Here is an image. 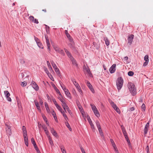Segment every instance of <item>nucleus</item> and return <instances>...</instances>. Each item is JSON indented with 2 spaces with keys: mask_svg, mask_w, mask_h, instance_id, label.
I'll list each match as a JSON object with an SVG mask.
<instances>
[{
  "mask_svg": "<svg viewBox=\"0 0 153 153\" xmlns=\"http://www.w3.org/2000/svg\"><path fill=\"white\" fill-rule=\"evenodd\" d=\"M128 88L129 90L133 95L136 94V88L135 87L134 85L132 83H128Z\"/></svg>",
  "mask_w": 153,
  "mask_h": 153,
  "instance_id": "obj_1",
  "label": "nucleus"
},
{
  "mask_svg": "<svg viewBox=\"0 0 153 153\" xmlns=\"http://www.w3.org/2000/svg\"><path fill=\"white\" fill-rule=\"evenodd\" d=\"M123 80L121 77L118 78L117 81L116 85L118 89L120 90L122 87Z\"/></svg>",
  "mask_w": 153,
  "mask_h": 153,
  "instance_id": "obj_2",
  "label": "nucleus"
},
{
  "mask_svg": "<svg viewBox=\"0 0 153 153\" xmlns=\"http://www.w3.org/2000/svg\"><path fill=\"white\" fill-rule=\"evenodd\" d=\"M83 71L85 74H88L89 76H92V74L91 73L90 69L87 66L86 67L85 65H84L83 67Z\"/></svg>",
  "mask_w": 153,
  "mask_h": 153,
  "instance_id": "obj_3",
  "label": "nucleus"
},
{
  "mask_svg": "<svg viewBox=\"0 0 153 153\" xmlns=\"http://www.w3.org/2000/svg\"><path fill=\"white\" fill-rule=\"evenodd\" d=\"M91 106L95 115L97 117H100V114L96 107L94 105L92 104H91Z\"/></svg>",
  "mask_w": 153,
  "mask_h": 153,
  "instance_id": "obj_4",
  "label": "nucleus"
},
{
  "mask_svg": "<svg viewBox=\"0 0 153 153\" xmlns=\"http://www.w3.org/2000/svg\"><path fill=\"white\" fill-rule=\"evenodd\" d=\"M53 48L56 51L64 56L65 55V53L63 50L59 48L56 45H53Z\"/></svg>",
  "mask_w": 153,
  "mask_h": 153,
  "instance_id": "obj_5",
  "label": "nucleus"
},
{
  "mask_svg": "<svg viewBox=\"0 0 153 153\" xmlns=\"http://www.w3.org/2000/svg\"><path fill=\"white\" fill-rule=\"evenodd\" d=\"M23 133L25 144L27 146H28V140L27 137V131H23Z\"/></svg>",
  "mask_w": 153,
  "mask_h": 153,
  "instance_id": "obj_6",
  "label": "nucleus"
},
{
  "mask_svg": "<svg viewBox=\"0 0 153 153\" xmlns=\"http://www.w3.org/2000/svg\"><path fill=\"white\" fill-rule=\"evenodd\" d=\"M122 130L123 131V133L124 136V137L127 141V142L128 143V144H130V140L128 137V136H127V134L126 133V130L124 128V127L123 126H121Z\"/></svg>",
  "mask_w": 153,
  "mask_h": 153,
  "instance_id": "obj_7",
  "label": "nucleus"
},
{
  "mask_svg": "<svg viewBox=\"0 0 153 153\" xmlns=\"http://www.w3.org/2000/svg\"><path fill=\"white\" fill-rule=\"evenodd\" d=\"M110 103L112 107L118 114H120V109L112 101L110 102Z\"/></svg>",
  "mask_w": 153,
  "mask_h": 153,
  "instance_id": "obj_8",
  "label": "nucleus"
},
{
  "mask_svg": "<svg viewBox=\"0 0 153 153\" xmlns=\"http://www.w3.org/2000/svg\"><path fill=\"white\" fill-rule=\"evenodd\" d=\"M134 37V35L132 34L130 35L128 39V44L130 45H131Z\"/></svg>",
  "mask_w": 153,
  "mask_h": 153,
  "instance_id": "obj_9",
  "label": "nucleus"
},
{
  "mask_svg": "<svg viewBox=\"0 0 153 153\" xmlns=\"http://www.w3.org/2000/svg\"><path fill=\"white\" fill-rule=\"evenodd\" d=\"M29 19L31 22H33L34 23L36 24H38L39 23L38 20L36 19H35L34 17L33 16H29Z\"/></svg>",
  "mask_w": 153,
  "mask_h": 153,
  "instance_id": "obj_10",
  "label": "nucleus"
},
{
  "mask_svg": "<svg viewBox=\"0 0 153 153\" xmlns=\"http://www.w3.org/2000/svg\"><path fill=\"white\" fill-rule=\"evenodd\" d=\"M144 60L145 62L143 63V66L144 67L146 66L149 62V56L146 55L144 57Z\"/></svg>",
  "mask_w": 153,
  "mask_h": 153,
  "instance_id": "obj_11",
  "label": "nucleus"
},
{
  "mask_svg": "<svg viewBox=\"0 0 153 153\" xmlns=\"http://www.w3.org/2000/svg\"><path fill=\"white\" fill-rule=\"evenodd\" d=\"M6 130L7 134L9 135H10L11 134V127L7 125H6Z\"/></svg>",
  "mask_w": 153,
  "mask_h": 153,
  "instance_id": "obj_12",
  "label": "nucleus"
},
{
  "mask_svg": "<svg viewBox=\"0 0 153 153\" xmlns=\"http://www.w3.org/2000/svg\"><path fill=\"white\" fill-rule=\"evenodd\" d=\"M4 93L7 100L9 101H11V98L9 97V96L10 95V93L9 92L7 91H4Z\"/></svg>",
  "mask_w": 153,
  "mask_h": 153,
  "instance_id": "obj_13",
  "label": "nucleus"
},
{
  "mask_svg": "<svg viewBox=\"0 0 153 153\" xmlns=\"http://www.w3.org/2000/svg\"><path fill=\"white\" fill-rule=\"evenodd\" d=\"M86 83L87 85L90 89L91 92L93 93H94V90L93 88L92 85L90 84V82L88 81H86Z\"/></svg>",
  "mask_w": 153,
  "mask_h": 153,
  "instance_id": "obj_14",
  "label": "nucleus"
},
{
  "mask_svg": "<svg viewBox=\"0 0 153 153\" xmlns=\"http://www.w3.org/2000/svg\"><path fill=\"white\" fill-rule=\"evenodd\" d=\"M116 65L115 64H114L109 68V71L111 73H114L116 70Z\"/></svg>",
  "mask_w": 153,
  "mask_h": 153,
  "instance_id": "obj_15",
  "label": "nucleus"
},
{
  "mask_svg": "<svg viewBox=\"0 0 153 153\" xmlns=\"http://www.w3.org/2000/svg\"><path fill=\"white\" fill-rule=\"evenodd\" d=\"M32 87L36 91L39 89V87L36 83L33 81H32L31 84Z\"/></svg>",
  "mask_w": 153,
  "mask_h": 153,
  "instance_id": "obj_16",
  "label": "nucleus"
},
{
  "mask_svg": "<svg viewBox=\"0 0 153 153\" xmlns=\"http://www.w3.org/2000/svg\"><path fill=\"white\" fill-rule=\"evenodd\" d=\"M149 122H148L146 125L143 130L144 134H147L149 128Z\"/></svg>",
  "mask_w": 153,
  "mask_h": 153,
  "instance_id": "obj_17",
  "label": "nucleus"
},
{
  "mask_svg": "<svg viewBox=\"0 0 153 153\" xmlns=\"http://www.w3.org/2000/svg\"><path fill=\"white\" fill-rule=\"evenodd\" d=\"M45 38L46 40V42L47 45V46L48 47V50H49V51H50V43L49 39H48V37L47 36H45Z\"/></svg>",
  "mask_w": 153,
  "mask_h": 153,
  "instance_id": "obj_18",
  "label": "nucleus"
},
{
  "mask_svg": "<svg viewBox=\"0 0 153 153\" xmlns=\"http://www.w3.org/2000/svg\"><path fill=\"white\" fill-rule=\"evenodd\" d=\"M51 131L52 134L56 137L58 138V137L56 131L53 128H51Z\"/></svg>",
  "mask_w": 153,
  "mask_h": 153,
  "instance_id": "obj_19",
  "label": "nucleus"
},
{
  "mask_svg": "<svg viewBox=\"0 0 153 153\" xmlns=\"http://www.w3.org/2000/svg\"><path fill=\"white\" fill-rule=\"evenodd\" d=\"M64 91L67 97L70 99H71V94L69 91L67 89H66Z\"/></svg>",
  "mask_w": 153,
  "mask_h": 153,
  "instance_id": "obj_20",
  "label": "nucleus"
},
{
  "mask_svg": "<svg viewBox=\"0 0 153 153\" xmlns=\"http://www.w3.org/2000/svg\"><path fill=\"white\" fill-rule=\"evenodd\" d=\"M34 103L37 108L38 109V110H39V111L41 112V109L38 102L36 100H34Z\"/></svg>",
  "mask_w": 153,
  "mask_h": 153,
  "instance_id": "obj_21",
  "label": "nucleus"
},
{
  "mask_svg": "<svg viewBox=\"0 0 153 153\" xmlns=\"http://www.w3.org/2000/svg\"><path fill=\"white\" fill-rule=\"evenodd\" d=\"M71 61H72V63L74 65L77 66V64L76 63V62L75 60L73 58V57H71Z\"/></svg>",
  "mask_w": 153,
  "mask_h": 153,
  "instance_id": "obj_22",
  "label": "nucleus"
},
{
  "mask_svg": "<svg viewBox=\"0 0 153 153\" xmlns=\"http://www.w3.org/2000/svg\"><path fill=\"white\" fill-rule=\"evenodd\" d=\"M42 128L44 130L47 136L49 135V131L47 130V127L45 126H43Z\"/></svg>",
  "mask_w": 153,
  "mask_h": 153,
  "instance_id": "obj_23",
  "label": "nucleus"
},
{
  "mask_svg": "<svg viewBox=\"0 0 153 153\" xmlns=\"http://www.w3.org/2000/svg\"><path fill=\"white\" fill-rule=\"evenodd\" d=\"M104 41L105 42V44L106 45L108 46L109 45L110 41L108 38L106 37H105L104 38Z\"/></svg>",
  "mask_w": 153,
  "mask_h": 153,
  "instance_id": "obj_24",
  "label": "nucleus"
},
{
  "mask_svg": "<svg viewBox=\"0 0 153 153\" xmlns=\"http://www.w3.org/2000/svg\"><path fill=\"white\" fill-rule=\"evenodd\" d=\"M61 113L62 114V115L63 117H64L66 121H67V120H68V117H67L66 114L65 113V111H61Z\"/></svg>",
  "mask_w": 153,
  "mask_h": 153,
  "instance_id": "obj_25",
  "label": "nucleus"
},
{
  "mask_svg": "<svg viewBox=\"0 0 153 153\" xmlns=\"http://www.w3.org/2000/svg\"><path fill=\"white\" fill-rule=\"evenodd\" d=\"M48 137V140H49V143L50 145L51 146L53 145V141L52 140V138L49 135L47 136Z\"/></svg>",
  "mask_w": 153,
  "mask_h": 153,
  "instance_id": "obj_26",
  "label": "nucleus"
},
{
  "mask_svg": "<svg viewBox=\"0 0 153 153\" xmlns=\"http://www.w3.org/2000/svg\"><path fill=\"white\" fill-rule=\"evenodd\" d=\"M64 50H65V53L67 54L68 56L71 59V57H72L71 55V53L68 51L67 49H64Z\"/></svg>",
  "mask_w": 153,
  "mask_h": 153,
  "instance_id": "obj_27",
  "label": "nucleus"
},
{
  "mask_svg": "<svg viewBox=\"0 0 153 153\" xmlns=\"http://www.w3.org/2000/svg\"><path fill=\"white\" fill-rule=\"evenodd\" d=\"M61 105L64 110H65V109H66V108L68 107V106L65 103V101L63 102L62 103Z\"/></svg>",
  "mask_w": 153,
  "mask_h": 153,
  "instance_id": "obj_28",
  "label": "nucleus"
},
{
  "mask_svg": "<svg viewBox=\"0 0 153 153\" xmlns=\"http://www.w3.org/2000/svg\"><path fill=\"white\" fill-rule=\"evenodd\" d=\"M45 107L46 109V110L48 113H49L50 110L49 109V108L48 107V105L47 102H45Z\"/></svg>",
  "mask_w": 153,
  "mask_h": 153,
  "instance_id": "obj_29",
  "label": "nucleus"
},
{
  "mask_svg": "<svg viewBox=\"0 0 153 153\" xmlns=\"http://www.w3.org/2000/svg\"><path fill=\"white\" fill-rule=\"evenodd\" d=\"M31 142L33 144V145L34 148L36 147L37 146V145L36 144V143L35 142V141L34 140V139L33 138H32L31 139Z\"/></svg>",
  "mask_w": 153,
  "mask_h": 153,
  "instance_id": "obj_30",
  "label": "nucleus"
},
{
  "mask_svg": "<svg viewBox=\"0 0 153 153\" xmlns=\"http://www.w3.org/2000/svg\"><path fill=\"white\" fill-rule=\"evenodd\" d=\"M52 115L53 116V117L54 118L55 120L56 121L57 120V117H56V114L55 112H54V111H53L52 112Z\"/></svg>",
  "mask_w": 153,
  "mask_h": 153,
  "instance_id": "obj_31",
  "label": "nucleus"
},
{
  "mask_svg": "<svg viewBox=\"0 0 153 153\" xmlns=\"http://www.w3.org/2000/svg\"><path fill=\"white\" fill-rule=\"evenodd\" d=\"M57 109L61 112L63 110H62V108H61V106H60L58 104L56 105H55Z\"/></svg>",
  "mask_w": 153,
  "mask_h": 153,
  "instance_id": "obj_32",
  "label": "nucleus"
},
{
  "mask_svg": "<svg viewBox=\"0 0 153 153\" xmlns=\"http://www.w3.org/2000/svg\"><path fill=\"white\" fill-rule=\"evenodd\" d=\"M38 47L42 49L43 48V47L42 43L40 42V41L36 43Z\"/></svg>",
  "mask_w": 153,
  "mask_h": 153,
  "instance_id": "obj_33",
  "label": "nucleus"
},
{
  "mask_svg": "<svg viewBox=\"0 0 153 153\" xmlns=\"http://www.w3.org/2000/svg\"><path fill=\"white\" fill-rule=\"evenodd\" d=\"M65 124H66V125L67 126V127L69 129V130L70 131H71L72 130V129L71 128V127L70 126V125L68 123V122H66Z\"/></svg>",
  "mask_w": 153,
  "mask_h": 153,
  "instance_id": "obj_34",
  "label": "nucleus"
},
{
  "mask_svg": "<svg viewBox=\"0 0 153 153\" xmlns=\"http://www.w3.org/2000/svg\"><path fill=\"white\" fill-rule=\"evenodd\" d=\"M73 82L76 88H77V87L79 86V84L76 81H73Z\"/></svg>",
  "mask_w": 153,
  "mask_h": 153,
  "instance_id": "obj_35",
  "label": "nucleus"
},
{
  "mask_svg": "<svg viewBox=\"0 0 153 153\" xmlns=\"http://www.w3.org/2000/svg\"><path fill=\"white\" fill-rule=\"evenodd\" d=\"M54 69L55 70V71L57 74H60V72L59 70L57 67H56V68H54Z\"/></svg>",
  "mask_w": 153,
  "mask_h": 153,
  "instance_id": "obj_36",
  "label": "nucleus"
},
{
  "mask_svg": "<svg viewBox=\"0 0 153 153\" xmlns=\"http://www.w3.org/2000/svg\"><path fill=\"white\" fill-rule=\"evenodd\" d=\"M51 62L52 65L54 69L55 68H56V67H57L56 65L54 63V62H53L52 61V62Z\"/></svg>",
  "mask_w": 153,
  "mask_h": 153,
  "instance_id": "obj_37",
  "label": "nucleus"
},
{
  "mask_svg": "<svg viewBox=\"0 0 153 153\" xmlns=\"http://www.w3.org/2000/svg\"><path fill=\"white\" fill-rule=\"evenodd\" d=\"M27 84V82H26L25 81H24V82H22L21 85L23 87H24V86H26V85Z\"/></svg>",
  "mask_w": 153,
  "mask_h": 153,
  "instance_id": "obj_38",
  "label": "nucleus"
},
{
  "mask_svg": "<svg viewBox=\"0 0 153 153\" xmlns=\"http://www.w3.org/2000/svg\"><path fill=\"white\" fill-rule=\"evenodd\" d=\"M134 72L131 71H129L128 73V75H129V76H132L134 75Z\"/></svg>",
  "mask_w": 153,
  "mask_h": 153,
  "instance_id": "obj_39",
  "label": "nucleus"
},
{
  "mask_svg": "<svg viewBox=\"0 0 153 153\" xmlns=\"http://www.w3.org/2000/svg\"><path fill=\"white\" fill-rule=\"evenodd\" d=\"M55 90L56 91V92L59 94V95L60 96H62V94L61 93H60V92L59 91V90L57 88L56 89H55Z\"/></svg>",
  "mask_w": 153,
  "mask_h": 153,
  "instance_id": "obj_40",
  "label": "nucleus"
},
{
  "mask_svg": "<svg viewBox=\"0 0 153 153\" xmlns=\"http://www.w3.org/2000/svg\"><path fill=\"white\" fill-rule=\"evenodd\" d=\"M61 96V98L59 97V99L60 101L62 103L63 102H65V100L63 99L62 96Z\"/></svg>",
  "mask_w": 153,
  "mask_h": 153,
  "instance_id": "obj_41",
  "label": "nucleus"
},
{
  "mask_svg": "<svg viewBox=\"0 0 153 153\" xmlns=\"http://www.w3.org/2000/svg\"><path fill=\"white\" fill-rule=\"evenodd\" d=\"M48 76L50 78V79H51V80H52L53 81H54V78L52 76V75H51V74H50Z\"/></svg>",
  "mask_w": 153,
  "mask_h": 153,
  "instance_id": "obj_42",
  "label": "nucleus"
},
{
  "mask_svg": "<svg viewBox=\"0 0 153 153\" xmlns=\"http://www.w3.org/2000/svg\"><path fill=\"white\" fill-rule=\"evenodd\" d=\"M96 124L98 128L101 127L100 123L98 121H96Z\"/></svg>",
  "mask_w": 153,
  "mask_h": 153,
  "instance_id": "obj_43",
  "label": "nucleus"
},
{
  "mask_svg": "<svg viewBox=\"0 0 153 153\" xmlns=\"http://www.w3.org/2000/svg\"><path fill=\"white\" fill-rule=\"evenodd\" d=\"M60 85L61 86V87L62 88V89H63L64 91H65L66 89V88L65 86H64V85L61 84V83H60Z\"/></svg>",
  "mask_w": 153,
  "mask_h": 153,
  "instance_id": "obj_44",
  "label": "nucleus"
},
{
  "mask_svg": "<svg viewBox=\"0 0 153 153\" xmlns=\"http://www.w3.org/2000/svg\"><path fill=\"white\" fill-rule=\"evenodd\" d=\"M87 119L89 123H92V122L90 118V117L89 116H87Z\"/></svg>",
  "mask_w": 153,
  "mask_h": 153,
  "instance_id": "obj_45",
  "label": "nucleus"
},
{
  "mask_svg": "<svg viewBox=\"0 0 153 153\" xmlns=\"http://www.w3.org/2000/svg\"><path fill=\"white\" fill-rule=\"evenodd\" d=\"M44 71L48 75L50 74L49 73L48 69L47 68H45L44 69Z\"/></svg>",
  "mask_w": 153,
  "mask_h": 153,
  "instance_id": "obj_46",
  "label": "nucleus"
},
{
  "mask_svg": "<svg viewBox=\"0 0 153 153\" xmlns=\"http://www.w3.org/2000/svg\"><path fill=\"white\" fill-rule=\"evenodd\" d=\"M146 150V151L147 153H150L149 151V147L148 146H147Z\"/></svg>",
  "mask_w": 153,
  "mask_h": 153,
  "instance_id": "obj_47",
  "label": "nucleus"
},
{
  "mask_svg": "<svg viewBox=\"0 0 153 153\" xmlns=\"http://www.w3.org/2000/svg\"><path fill=\"white\" fill-rule=\"evenodd\" d=\"M99 132L101 134V135H102V129L101 127L98 128Z\"/></svg>",
  "mask_w": 153,
  "mask_h": 153,
  "instance_id": "obj_48",
  "label": "nucleus"
},
{
  "mask_svg": "<svg viewBox=\"0 0 153 153\" xmlns=\"http://www.w3.org/2000/svg\"><path fill=\"white\" fill-rule=\"evenodd\" d=\"M90 124L91 126V128L93 129H94V124L92 123H90Z\"/></svg>",
  "mask_w": 153,
  "mask_h": 153,
  "instance_id": "obj_49",
  "label": "nucleus"
},
{
  "mask_svg": "<svg viewBox=\"0 0 153 153\" xmlns=\"http://www.w3.org/2000/svg\"><path fill=\"white\" fill-rule=\"evenodd\" d=\"M113 147L114 148V150L117 153H119L118 151V150L117 149V148L116 147V145H115V146H113Z\"/></svg>",
  "mask_w": 153,
  "mask_h": 153,
  "instance_id": "obj_50",
  "label": "nucleus"
},
{
  "mask_svg": "<svg viewBox=\"0 0 153 153\" xmlns=\"http://www.w3.org/2000/svg\"><path fill=\"white\" fill-rule=\"evenodd\" d=\"M42 117H43V119L46 122V124L48 125V123H47V118H46V117L45 116H42Z\"/></svg>",
  "mask_w": 153,
  "mask_h": 153,
  "instance_id": "obj_51",
  "label": "nucleus"
},
{
  "mask_svg": "<svg viewBox=\"0 0 153 153\" xmlns=\"http://www.w3.org/2000/svg\"><path fill=\"white\" fill-rule=\"evenodd\" d=\"M110 141H111V143L112 144V146H115V145L114 142L113 140L112 139H111Z\"/></svg>",
  "mask_w": 153,
  "mask_h": 153,
  "instance_id": "obj_52",
  "label": "nucleus"
},
{
  "mask_svg": "<svg viewBox=\"0 0 153 153\" xmlns=\"http://www.w3.org/2000/svg\"><path fill=\"white\" fill-rule=\"evenodd\" d=\"M141 108L144 111L145 110V105L144 104H143L141 106Z\"/></svg>",
  "mask_w": 153,
  "mask_h": 153,
  "instance_id": "obj_53",
  "label": "nucleus"
},
{
  "mask_svg": "<svg viewBox=\"0 0 153 153\" xmlns=\"http://www.w3.org/2000/svg\"><path fill=\"white\" fill-rule=\"evenodd\" d=\"M34 39L35 41L36 42V43L40 42L39 39L37 38L35 36H34Z\"/></svg>",
  "mask_w": 153,
  "mask_h": 153,
  "instance_id": "obj_54",
  "label": "nucleus"
},
{
  "mask_svg": "<svg viewBox=\"0 0 153 153\" xmlns=\"http://www.w3.org/2000/svg\"><path fill=\"white\" fill-rule=\"evenodd\" d=\"M72 93H73V94L74 95H76V90H75V89H72Z\"/></svg>",
  "mask_w": 153,
  "mask_h": 153,
  "instance_id": "obj_55",
  "label": "nucleus"
},
{
  "mask_svg": "<svg viewBox=\"0 0 153 153\" xmlns=\"http://www.w3.org/2000/svg\"><path fill=\"white\" fill-rule=\"evenodd\" d=\"M70 42L71 43H72L73 42V39H72V38L71 37H69V38H68Z\"/></svg>",
  "mask_w": 153,
  "mask_h": 153,
  "instance_id": "obj_56",
  "label": "nucleus"
},
{
  "mask_svg": "<svg viewBox=\"0 0 153 153\" xmlns=\"http://www.w3.org/2000/svg\"><path fill=\"white\" fill-rule=\"evenodd\" d=\"M52 100H53V102L54 104H55V105H57L58 104L56 102V101L55 99H53Z\"/></svg>",
  "mask_w": 153,
  "mask_h": 153,
  "instance_id": "obj_57",
  "label": "nucleus"
},
{
  "mask_svg": "<svg viewBox=\"0 0 153 153\" xmlns=\"http://www.w3.org/2000/svg\"><path fill=\"white\" fill-rule=\"evenodd\" d=\"M51 85L54 89H55L57 88L55 85L52 82L51 83Z\"/></svg>",
  "mask_w": 153,
  "mask_h": 153,
  "instance_id": "obj_58",
  "label": "nucleus"
},
{
  "mask_svg": "<svg viewBox=\"0 0 153 153\" xmlns=\"http://www.w3.org/2000/svg\"><path fill=\"white\" fill-rule=\"evenodd\" d=\"M36 150V152H37V153H40L39 150V149L37 147H35L34 148Z\"/></svg>",
  "mask_w": 153,
  "mask_h": 153,
  "instance_id": "obj_59",
  "label": "nucleus"
},
{
  "mask_svg": "<svg viewBox=\"0 0 153 153\" xmlns=\"http://www.w3.org/2000/svg\"><path fill=\"white\" fill-rule=\"evenodd\" d=\"M74 42L72 43H71L69 44V47L71 48H73L74 47L73 45Z\"/></svg>",
  "mask_w": 153,
  "mask_h": 153,
  "instance_id": "obj_60",
  "label": "nucleus"
},
{
  "mask_svg": "<svg viewBox=\"0 0 153 153\" xmlns=\"http://www.w3.org/2000/svg\"><path fill=\"white\" fill-rule=\"evenodd\" d=\"M128 59V56H125V57L123 60L124 61H126Z\"/></svg>",
  "mask_w": 153,
  "mask_h": 153,
  "instance_id": "obj_61",
  "label": "nucleus"
},
{
  "mask_svg": "<svg viewBox=\"0 0 153 153\" xmlns=\"http://www.w3.org/2000/svg\"><path fill=\"white\" fill-rule=\"evenodd\" d=\"M61 150L62 153H66V151L64 149H63L62 148H61Z\"/></svg>",
  "mask_w": 153,
  "mask_h": 153,
  "instance_id": "obj_62",
  "label": "nucleus"
},
{
  "mask_svg": "<svg viewBox=\"0 0 153 153\" xmlns=\"http://www.w3.org/2000/svg\"><path fill=\"white\" fill-rule=\"evenodd\" d=\"M78 91L79 92L80 94L81 95H82V91L81 88H79V89Z\"/></svg>",
  "mask_w": 153,
  "mask_h": 153,
  "instance_id": "obj_63",
  "label": "nucleus"
},
{
  "mask_svg": "<svg viewBox=\"0 0 153 153\" xmlns=\"http://www.w3.org/2000/svg\"><path fill=\"white\" fill-rule=\"evenodd\" d=\"M81 149L82 153H85V152L82 147L81 148Z\"/></svg>",
  "mask_w": 153,
  "mask_h": 153,
  "instance_id": "obj_64",
  "label": "nucleus"
}]
</instances>
